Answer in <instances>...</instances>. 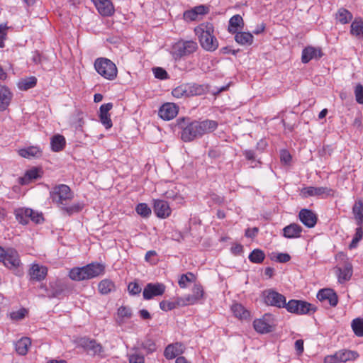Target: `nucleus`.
Wrapping results in <instances>:
<instances>
[{
    "label": "nucleus",
    "mask_w": 363,
    "mask_h": 363,
    "mask_svg": "<svg viewBox=\"0 0 363 363\" xmlns=\"http://www.w3.org/2000/svg\"><path fill=\"white\" fill-rule=\"evenodd\" d=\"M176 126L181 130L182 140L189 143L214 131L218 127V123L208 119L198 121L182 117L177 119Z\"/></svg>",
    "instance_id": "f257e3e1"
},
{
    "label": "nucleus",
    "mask_w": 363,
    "mask_h": 363,
    "mask_svg": "<svg viewBox=\"0 0 363 363\" xmlns=\"http://www.w3.org/2000/svg\"><path fill=\"white\" fill-rule=\"evenodd\" d=\"M194 31L198 36L201 46L207 51H214L218 47V42L213 35L214 28L212 23H202L195 28Z\"/></svg>",
    "instance_id": "f03ea898"
},
{
    "label": "nucleus",
    "mask_w": 363,
    "mask_h": 363,
    "mask_svg": "<svg viewBox=\"0 0 363 363\" xmlns=\"http://www.w3.org/2000/svg\"><path fill=\"white\" fill-rule=\"evenodd\" d=\"M104 272V266L99 263H91L82 267H74L69 272L74 281H83L95 278Z\"/></svg>",
    "instance_id": "7ed1b4c3"
},
{
    "label": "nucleus",
    "mask_w": 363,
    "mask_h": 363,
    "mask_svg": "<svg viewBox=\"0 0 363 363\" xmlns=\"http://www.w3.org/2000/svg\"><path fill=\"white\" fill-rule=\"evenodd\" d=\"M40 287L45 288V294H43V296L50 298L65 296L72 289L67 281L61 279L50 282L49 287L44 284H41Z\"/></svg>",
    "instance_id": "20e7f679"
},
{
    "label": "nucleus",
    "mask_w": 363,
    "mask_h": 363,
    "mask_svg": "<svg viewBox=\"0 0 363 363\" xmlns=\"http://www.w3.org/2000/svg\"><path fill=\"white\" fill-rule=\"evenodd\" d=\"M52 201L59 206H66L67 202L74 197V194L69 186L66 184H58L55 186L50 192Z\"/></svg>",
    "instance_id": "39448f33"
},
{
    "label": "nucleus",
    "mask_w": 363,
    "mask_h": 363,
    "mask_svg": "<svg viewBox=\"0 0 363 363\" xmlns=\"http://www.w3.org/2000/svg\"><path fill=\"white\" fill-rule=\"evenodd\" d=\"M197 48L198 45L196 42L194 40H180L173 45L171 53L173 57L177 60L194 53Z\"/></svg>",
    "instance_id": "423d86ee"
},
{
    "label": "nucleus",
    "mask_w": 363,
    "mask_h": 363,
    "mask_svg": "<svg viewBox=\"0 0 363 363\" xmlns=\"http://www.w3.org/2000/svg\"><path fill=\"white\" fill-rule=\"evenodd\" d=\"M96 72L108 80H113L117 77V67L116 65L107 58H98L94 62Z\"/></svg>",
    "instance_id": "0eeeda50"
},
{
    "label": "nucleus",
    "mask_w": 363,
    "mask_h": 363,
    "mask_svg": "<svg viewBox=\"0 0 363 363\" xmlns=\"http://www.w3.org/2000/svg\"><path fill=\"white\" fill-rule=\"evenodd\" d=\"M2 262L9 269L14 270L17 276L23 274V270L20 269L22 264L18 252L13 248H7V252Z\"/></svg>",
    "instance_id": "6e6552de"
},
{
    "label": "nucleus",
    "mask_w": 363,
    "mask_h": 363,
    "mask_svg": "<svg viewBox=\"0 0 363 363\" xmlns=\"http://www.w3.org/2000/svg\"><path fill=\"white\" fill-rule=\"evenodd\" d=\"M77 344L79 347L83 348L87 354L92 356L97 355L101 357L104 352L102 345L94 339L86 337H81L77 340Z\"/></svg>",
    "instance_id": "1a4fd4ad"
},
{
    "label": "nucleus",
    "mask_w": 363,
    "mask_h": 363,
    "mask_svg": "<svg viewBox=\"0 0 363 363\" xmlns=\"http://www.w3.org/2000/svg\"><path fill=\"white\" fill-rule=\"evenodd\" d=\"M264 303L268 306L279 308L286 305V297L273 289H268L263 292Z\"/></svg>",
    "instance_id": "9d476101"
},
{
    "label": "nucleus",
    "mask_w": 363,
    "mask_h": 363,
    "mask_svg": "<svg viewBox=\"0 0 363 363\" xmlns=\"http://www.w3.org/2000/svg\"><path fill=\"white\" fill-rule=\"evenodd\" d=\"M165 291V286L162 283H149L144 288L143 296L144 299L150 300L155 296L162 295Z\"/></svg>",
    "instance_id": "9b49d317"
},
{
    "label": "nucleus",
    "mask_w": 363,
    "mask_h": 363,
    "mask_svg": "<svg viewBox=\"0 0 363 363\" xmlns=\"http://www.w3.org/2000/svg\"><path fill=\"white\" fill-rule=\"evenodd\" d=\"M301 194L304 197L308 196H332L333 194V189L324 187V186H320V187H315V186H308L305 187L301 189Z\"/></svg>",
    "instance_id": "f8f14e48"
},
{
    "label": "nucleus",
    "mask_w": 363,
    "mask_h": 363,
    "mask_svg": "<svg viewBox=\"0 0 363 363\" xmlns=\"http://www.w3.org/2000/svg\"><path fill=\"white\" fill-rule=\"evenodd\" d=\"M271 315H264L262 318L255 320L253 326L255 330L262 334L268 333L273 330V324L270 322Z\"/></svg>",
    "instance_id": "ddd939ff"
},
{
    "label": "nucleus",
    "mask_w": 363,
    "mask_h": 363,
    "mask_svg": "<svg viewBox=\"0 0 363 363\" xmlns=\"http://www.w3.org/2000/svg\"><path fill=\"white\" fill-rule=\"evenodd\" d=\"M317 298L320 302H328L330 306H336L338 303V298L336 293L331 289H320L317 294Z\"/></svg>",
    "instance_id": "4468645a"
},
{
    "label": "nucleus",
    "mask_w": 363,
    "mask_h": 363,
    "mask_svg": "<svg viewBox=\"0 0 363 363\" xmlns=\"http://www.w3.org/2000/svg\"><path fill=\"white\" fill-rule=\"evenodd\" d=\"M178 113V107L175 104L167 103L163 104L159 110V116L165 121L173 119Z\"/></svg>",
    "instance_id": "2eb2a0df"
},
{
    "label": "nucleus",
    "mask_w": 363,
    "mask_h": 363,
    "mask_svg": "<svg viewBox=\"0 0 363 363\" xmlns=\"http://www.w3.org/2000/svg\"><path fill=\"white\" fill-rule=\"evenodd\" d=\"M153 210L158 218H166L171 214V208L167 201L164 200H155Z\"/></svg>",
    "instance_id": "dca6fc26"
},
{
    "label": "nucleus",
    "mask_w": 363,
    "mask_h": 363,
    "mask_svg": "<svg viewBox=\"0 0 363 363\" xmlns=\"http://www.w3.org/2000/svg\"><path fill=\"white\" fill-rule=\"evenodd\" d=\"M298 217L301 223L308 228H313L317 223V216L311 211L308 209H301L299 212Z\"/></svg>",
    "instance_id": "f3484780"
},
{
    "label": "nucleus",
    "mask_w": 363,
    "mask_h": 363,
    "mask_svg": "<svg viewBox=\"0 0 363 363\" xmlns=\"http://www.w3.org/2000/svg\"><path fill=\"white\" fill-rule=\"evenodd\" d=\"M112 103H107L102 104L99 108L100 121L106 129L111 128L113 125L110 114L108 113V111L112 108Z\"/></svg>",
    "instance_id": "a211bd4d"
},
{
    "label": "nucleus",
    "mask_w": 363,
    "mask_h": 363,
    "mask_svg": "<svg viewBox=\"0 0 363 363\" xmlns=\"http://www.w3.org/2000/svg\"><path fill=\"white\" fill-rule=\"evenodd\" d=\"M322 56L323 52L320 48L308 46L302 51L301 61L306 64L313 59H320Z\"/></svg>",
    "instance_id": "6ab92c4d"
},
{
    "label": "nucleus",
    "mask_w": 363,
    "mask_h": 363,
    "mask_svg": "<svg viewBox=\"0 0 363 363\" xmlns=\"http://www.w3.org/2000/svg\"><path fill=\"white\" fill-rule=\"evenodd\" d=\"M209 9L204 5L195 6L192 9L186 11L183 17L186 21H193L198 18L199 15H204L208 12Z\"/></svg>",
    "instance_id": "aec40b11"
},
{
    "label": "nucleus",
    "mask_w": 363,
    "mask_h": 363,
    "mask_svg": "<svg viewBox=\"0 0 363 363\" xmlns=\"http://www.w3.org/2000/svg\"><path fill=\"white\" fill-rule=\"evenodd\" d=\"M47 273V267L33 264L29 269L28 274L30 280L40 281L45 278Z\"/></svg>",
    "instance_id": "412c9836"
},
{
    "label": "nucleus",
    "mask_w": 363,
    "mask_h": 363,
    "mask_svg": "<svg viewBox=\"0 0 363 363\" xmlns=\"http://www.w3.org/2000/svg\"><path fill=\"white\" fill-rule=\"evenodd\" d=\"M184 351V345L180 342L168 345L164 351V356L167 359H172L178 355L182 354Z\"/></svg>",
    "instance_id": "4be33fe9"
},
{
    "label": "nucleus",
    "mask_w": 363,
    "mask_h": 363,
    "mask_svg": "<svg viewBox=\"0 0 363 363\" xmlns=\"http://www.w3.org/2000/svg\"><path fill=\"white\" fill-rule=\"evenodd\" d=\"M12 96L11 92L7 87L0 85V111H4L8 108Z\"/></svg>",
    "instance_id": "5701e85b"
},
{
    "label": "nucleus",
    "mask_w": 363,
    "mask_h": 363,
    "mask_svg": "<svg viewBox=\"0 0 363 363\" xmlns=\"http://www.w3.org/2000/svg\"><path fill=\"white\" fill-rule=\"evenodd\" d=\"M94 5L102 16H108L113 13V6L110 0H99Z\"/></svg>",
    "instance_id": "b1692460"
},
{
    "label": "nucleus",
    "mask_w": 363,
    "mask_h": 363,
    "mask_svg": "<svg viewBox=\"0 0 363 363\" xmlns=\"http://www.w3.org/2000/svg\"><path fill=\"white\" fill-rule=\"evenodd\" d=\"M302 228L296 223H291L283 229V235L286 238H297L301 236Z\"/></svg>",
    "instance_id": "393cba45"
},
{
    "label": "nucleus",
    "mask_w": 363,
    "mask_h": 363,
    "mask_svg": "<svg viewBox=\"0 0 363 363\" xmlns=\"http://www.w3.org/2000/svg\"><path fill=\"white\" fill-rule=\"evenodd\" d=\"M16 219L22 225H26L29 222V216L32 213V209L28 208H18L13 212Z\"/></svg>",
    "instance_id": "a878e982"
},
{
    "label": "nucleus",
    "mask_w": 363,
    "mask_h": 363,
    "mask_svg": "<svg viewBox=\"0 0 363 363\" xmlns=\"http://www.w3.org/2000/svg\"><path fill=\"white\" fill-rule=\"evenodd\" d=\"M235 40L242 45H250L253 43L254 37L249 32H237L235 33Z\"/></svg>",
    "instance_id": "bb28decb"
},
{
    "label": "nucleus",
    "mask_w": 363,
    "mask_h": 363,
    "mask_svg": "<svg viewBox=\"0 0 363 363\" xmlns=\"http://www.w3.org/2000/svg\"><path fill=\"white\" fill-rule=\"evenodd\" d=\"M243 26V19L241 16L238 14L234 15L229 20L228 31L234 34L238 28H242Z\"/></svg>",
    "instance_id": "cd10ccee"
},
{
    "label": "nucleus",
    "mask_w": 363,
    "mask_h": 363,
    "mask_svg": "<svg viewBox=\"0 0 363 363\" xmlns=\"http://www.w3.org/2000/svg\"><path fill=\"white\" fill-rule=\"evenodd\" d=\"M231 311L235 317L241 320H246L250 317V312L240 303H234L231 306Z\"/></svg>",
    "instance_id": "c85d7f7f"
},
{
    "label": "nucleus",
    "mask_w": 363,
    "mask_h": 363,
    "mask_svg": "<svg viewBox=\"0 0 363 363\" xmlns=\"http://www.w3.org/2000/svg\"><path fill=\"white\" fill-rule=\"evenodd\" d=\"M31 342L30 338L24 337L18 340L15 345L16 350L17 353L21 355H25L27 354L28 347L30 345Z\"/></svg>",
    "instance_id": "c756f323"
},
{
    "label": "nucleus",
    "mask_w": 363,
    "mask_h": 363,
    "mask_svg": "<svg viewBox=\"0 0 363 363\" xmlns=\"http://www.w3.org/2000/svg\"><path fill=\"white\" fill-rule=\"evenodd\" d=\"M65 138L61 135H55L52 137L50 145L51 148L55 152H59L62 150L65 146Z\"/></svg>",
    "instance_id": "7c9ffc66"
},
{
    "label": "nucleus",
    "mask_w": 363,
    "mask_h": 363,
    "mask_svg": "<svg viewBox=\"0 0 363 363\" xmlns=\"http://www.w3.org/2000/svg\"><path fill=\"white\" fill-rule=\"evenodd\" d=\"M335 18L340 23L346 24L352 21V14L348 10L341 8L336 13Z\"/></svg>",
    "instance_id": "2f4dec72"
},
{
    "label": "nucleus",
    "mask_w": 363,
    "mask_h": 363,
    "mask_svg": "<svg viewBox=\"0 0 363 363\" xmlns=\"http://www.w3.org/2000/svg\"><path fill=\"white\" fill-rule=\"evenodd\" d=\"M337 354L340 362L354 360L359 357V354L357 352L347 350H339L337 351Z\"/></svg>",
    "instance_id": "473e14b6"
},
{
    "label": "nucleus",
    "mask_w": 363,
    "mask_h": 363,
    "mask_svg": "<svg viewBox=\"0 0 363 363\" xmlns=\"http://www.w3.org/2000/svg\"><path fill=\"white\" fill-rule=\"evenodd\" d=\"M350 33L358 38H363V21L361 18H356L351 24Z\"/></svg>",
    "instance_id": "72a5a7b5"
},
{
    "label": "nucleus",
    "mask_w": 363,
    "mask_h": 363,
    "mask_svg": "<svg viewBox=\"0 0 363 363\" xmlns=\"http://www.w3.org/2000/svg\"><path fill=\"white\" fill-rule=\"evenodd\" d=\"M41 176L40 174V169L38 168H33L31 169L28 170L24 177L21 178V184H26L30 182L34 179H37L40 178Z\"/></svg>",
    "instance_id": "f704fd0d"
},
{
    "label": "nucleus",
    "mask_w": 363,
    "mask_h": 363,
    "mask_svg": "<svg viewBox=\"0 0 363 363\" xmlns=\"http://www.w3.org/2000/svg\"><path fill=\"white\" fill-rule=\"evenodd\" d=\"M37 84V78L35 77H30L22 79L18 83V87L23 91L28 90L34 87Z\"/></svg>",
    "instance_id": "c9c22d12"
},
{
    "label": "nucleus",
    "mask_w": 363,
    "mask_h": 363,
    "mask_svg": "<svg viewBox=\"0 0 363 363\" xmlns=\"http://www.w3.org/2000/svg\"><path fill=\"white\" fill-rule=\"evenodd\" d=\"M298 308L297 314L298 315L314 313L316 311V307L305 301L298 300Z\"/></svg>",
    "instance_id": "e433bc0d"
},
{
    "label": "nucleus",
    "mask_w": 363,
    "mask_h": 363,
    "mask_svg": "<svg viewBox=\"0 0 363 363\" xmlns=\"http://www.w3.org/2000/svg\"><path fill=\"white\" fill-rule=\"evenodd\" d=\"M339 281L344 282L348 281L352 275V267L350 264H346L342 269H339Z\"/></svg>",
    "instance_id": "4c0bfd02"
},
{
    "label": "nucleus",
    "mask_w": 363,
    "mask_h": 363,
    "mask_svg": "<svg viewBox=\"0 0 363 363\" xmlns=\"http://www.w3.org/2000/svg\"><path fill=\"white\" fill-rule=\"evenodd\" d=\"M186 87L188 90L189 96L201 95L206 91V88L203 85H200L194 83L186 84Z\"/></svg>",
    "instance_id": "58836bf2"
},
{
    "label": "nucleus",
    "mask_w": 363,
    "mask_h": 363,
    "mask_svg": "<svg viewBox=\"0 0 363 363\" xmlns=\"http://www.w3.org/2000/svg\"><path fill=\"white\" fill-rule=\"evenodd\" d=\"M99 291L102 294H107L114 289V283L109 279L101 281L98 286Z\"/></svg>",
    "instance_id": "ea45409f"
},
{
    "label": "nucleus",
    "mask_w": 363,
    "mask_h": 363,
    "mask_svg": "<svg viewBox=\"0 0 363 363\" xmlns=\"http://www.w3.org/2000/svg\"><path fill=\"white\" fill-rule=\"evenodd\" d=\"M248 258L252 263L260 264L264 261L265 255L262 250L259 249H255L249 255Z\"/></svg>",
    "instance_id": "a19ab883"
},
{
    "label": "nucleus",
    "mask_w": 363,
    "mask_h": 363,
    "mask_svg": "<svg viewBox=\"0 0 363 363\" xmlns=\"http://www.w3.org/2000/svg\"><path fill=\"white\" fill-rule=\"evenodd\" d=\"M18 154L23 157L30 158L31 157H38L40 154V152L36 147H29L19 150Z\"/></svg>",
    "instance_id": "79ce46f5"
},
{
    "label": "nucleus",
    "mask_w": 363,
    "mask_h": 363,
    "mask_svg": "<svg viewBox=\"0 0 363 363\" xmlns=\"http://www.w3.org/2000/svg\"><path fill=\"white\" fill-rule=\"evenodd\" d=\"M84 206L83 204L80 203H74L72 206H61L62 211L64 212L65 214L67 216H71L73 213H79L80 212Z\"/></svg>",
    "instance_id": "37998d69"
},
{
    "label": "nucleus",
    "mask_w": 363,
    "mask_h": 363,
    "mask_svg": "<svg viewBox=\"0 0 363 363\" xmlns=\"http://www.w3.org/2000/svg\"><path fill=\"white\" fill-rule=\"evenodd\" d=\"M129 363H145L144 355L140 354L135 348L132 349L128 354Z\"/></svg>",
    "instance_id": "c03bdc74"
},
{
    "label": "nucleus",
    "mask_w": 363,
    "mask_h": 363,
    "mask_svg": "<svg viewBox=\"0 0 363 363\" xmlns=\"http://www.w3.org/2000/svg\"><path fill=\"white\" fill-rule=\"evenodd\" d=\"M351 326L357 336L363 337V318H357L354 319Z\"/></svg>",
    "instance_id": "a18cd8bd"
},
{
    "label": "nucleus",
    "mask_w": 363,
    "mask_h": 363,
    "mask_svg": "<svg viewBox=\"0 0 363 363\" xmlns=\"http://www.w3.org/2000/svg\"><path fill=\"white\" fill-rule=\"evenodd\" d=\"M172 96L175 98L180 99L182 97H189L186 84H182L174 88L172 91Z\"/></svg>",
    "instance_id": "49530a36"
},
{
    "label": "nucleus",
    "mask_w": 363,
    "mask_h": 363,
    "mask_svg": "<svg viewBox=\"0 0 363 363\" xmlns=\"http://www.w3.org/2000/svg\"><path fill=\"white\" fill-rule=\"evenodd\" d=\"M195 279L194 274L193 273H187L186 274H182L179 279V285L181 288H186L188 284L194 281Z\"/></svg>",
    "instance_id": "de8ad7c7"
},
{
    "label": "nucleus",
    "mask_w": 363,
    "mask_h": 363,
    "mask_svg": "<svg viewBox=\"0 0 363 363\" xmlns=\"http://www.w3.org/2000/svg\"><path fill=\"white\" fill-rule=\"evenodd\" d=\"M135 211L140 216L144 218H147L151 214L150 208L145 203L138 204Z\"/></svg>",
    "instance_id": "09e8293b"
},
{
    "label": "nucleus",
    "mask_w": 363,
    "mask_h": 363,
    "mask_svg": "<svg viewBox=\"0 0 363 363\" xmlns=\"http://www.w3.org/2000/svg\"><path fill=\"white\" fill-rule=\"evenodd\" d=\"M362 238H363L362 228V227L357 228L354 236L352 238V240L349 245L350 249H353V248L357 247L358 242L362 239Z\"/></svg>",
    "instance_id": "8fccbe9b"
},
{
    "label": "nucleus",
    "mask_w": 363,
    "mask_h": 363,
    "mask_svg": "<svg viewBox=\"0 0 363 363\" xmlns=\"http://www.w3.org/2000/svg\"><path fill=\"white\" fill-rule=\"evenodd\" d=\"M352 213L355 220L357 218H360V216L363 214V202L361 199H358L355 201L352 207Z\"/></svg>",
    "instance_id": "3c124183"
},
{
    "label": "nucleus",
    "mask_w": 363,
    "mask_h": 363,
    "mask_svg": "<svg viewBox=\"0 0 363 363\" xmlns=\"http://www.w3.org/2000/svg\"><path fill=\"white\" fill-rule=\"evenodd\" d=\"M197 302L193 294L187 295L184 298H179L177 299V305L179 306H184L187 305H192Z\"/></svg>",
    "instance_id": "603ef678"
},
{
    "label": "nucleus",
    "mask_w": 363,
    "mask_h": 363,
    "mask_svg": "<svg viewBox=\"0 0 363 363\" xmlns=\"http://www.w3.org/2000/svg\"><path fill=\"white\" fill-rule=\"evenodd\" d=\"M152 72L155 75V77L159 79H167L169 78L168 73L167 71L160 67L152 68Z\"/></svg>",
    "instance_id": "864d4df0"
},
{
    "label": "nucleus",
    "mask_w": 363,
    "mask_h": 363,
    "mask_svg": "<svg viewBox=\"0 0 363 363\" xmlns=\"http://www.w3.org/2000/svg\"><path fill=\"white\" fill-rule=\"evenodd\" d=\"M298 300L292 299L290 300L288 303L286 302V305L284 306L287 311L291 313L297 314L298 308Z\"/></svg>",
    "instance_id": "5fc2aeb1"
},
{
    "label": "nucleus",
    "mask_w": 363,
    "mask_h": 363,
    "mask_svg": "<svg viewBox=\"0 0 363 363\" xmlns=\"http://www.w3.org/2000/svg\"><path fill=\"white\" fill-rule=\"evenodd\" d=\"M179 306L177 305V301H162L160 303V308L164 311H171L176 307Z\"/></svg>",
    "instance_id": "6e6d98bb"
},
{
    "label": "nucleus",
    "mask_w": 363,
    "mask_h": 363,
    "mask_svg": "<svg viewBox=\"0 0 363 363\" xmlns=\"http://www.w3.org/2000/svg\"><path fill=\"white\" fill-rule=\"evenodd\" d=\"M28 311L26 308H21L16 311H13L10 313V318L16 321L23 319L27 314Z\"/></svg>",
    "instance_id": "4d7b16f0"
},
{
    "label": "nucleus",
    "mask_w": 363,
    "mask_h": 363,
    "mask_svg": "<svg viewBox=\"0 0 363 363\" xmlns=\"http://www.w3.org/2000/svg\"><path fill=\"white\" fill-rule=\"evenodd\" d=\"M142 347L145 350L147 353H152L156 350V345L151 339H146L142 343Z\"/></svg>",
    "instance_id": "13d9d810"
},
{
    "label": "nucleus",
    "mask_w": 363,
    "mask_h": 363,
    "mask_svg": "<svg viewBox=\"0 0 363 363\" xmlns=\"http://www.w3.org/2000/svg\"><path fill=\"white\" fill-rule=\"evenodd\" d=\"M354 94L357 102L363 104V86L362 84H358L355 86Z\"/></svg>",
    "instance_id": "bf43d9fd"
},
{
    "label": "nucleus",
    "mask_w": 363,
    "mask_h": 363,
    "mask_svg": "<svg viewBox=\"0 0 363 363\" xmlns=\"http://www.w3.org/2000/svg\"><path fill=\"white\" fill-rule=\"evenodd\" d=\"M8 27L6 24L0 25V48H4V40L6 38Z\"/></svg>",
    "instance_id": "052dcab7"
},
{
    "label": "nucleus",
    "mask_w": 363,
    "mask_h": 363,
    "mask_svg": "<svg viewBox=\"0 0 363 363\" xmlns=\"http://www.w3.org/2000/svg\"><path fill=\"white\" fill-rule=\"evenodd\" d=\"M243 155L247 160H250L252 162H256L261 164V162L259 160H256V155L254 150H245L243 151Z\"/></svg>",
    "instance_id": "680f3d73"
},
{
    "label": "nucleus",
    "mask_w": 363,
    "mask_h": 363,
    "mask_svg": "<svg viewBox=\"0 0 363 363\" xmlns=\"http://www.w3.org/2000/svg\"><path fill=\"white\" fill-rule=\"evenodd\" d=\"M118 315L121 318H130L132 315L131 309L126 306H121L118 309Z\"/></svg>",
    "instance_id": "e2e57ef3"
},
{
    "label": "nucleus",
    "mask_w": 363,
    "mask_h": 363,
    "mask_svg": "<svg viewBox=\"0 0 363 363\" xmlns=\"http://www.w3.org/2000/svg\"><path fill=\"white\" fill-rule=\"evenodd\" d=\"M128 290L132 295L139 294L141 291V288L138 284L135 282H130L128 286Z\"/></svg>",
    "instance_id": "0e129e2a"
},
{
    "label": "nucleus",
    "mask_w": 363,
    "mask_h": 363,
    "mask_svg": "<svg viewBox=\"0 0 363 363\" xmlns=\"http://www.w3.org/2000/svg\"><path fill=\"white\" fill-rule=\"evenodd\" d=\"M193 295L195 298L199 301L203 296V289L201 285H195L193 288Z\"/></svg>",
    "instance_id": "69168bd1"
},
{
    "label": "nucleus",
    "mask_w": 363,
    "mask_h": 363,
    "mask_svg": "<svg viewBox=\"0 0 363 363\" xmlns=\"http://www.w3.org/2000/svg\"><path fill=\"white\" fill-rule=\"evenodd\" d=\"M30 216H29V220H31L33 222L35 223H41L43 221V216L42 213L38 212H35L32 210V213H30Z\"/></svg>",
    "instance_id": "338daca9"
},
{
    "label": "nucleus",
    "mask_w": 363,
    "mask_h": 363,
    "mask_svg": "<svg viewBox=\"0 0 363 363\" xmlns=\"http://www.w3.org/2000/svg\"><path fill=\"white\" fill-rule=\"evenodd\" d=\"M339 356L337 352H336L334 354L328 355L324 359V363H340Z\"/></svg>",
    "instance_id": "774afa93"
}]
</instances>
